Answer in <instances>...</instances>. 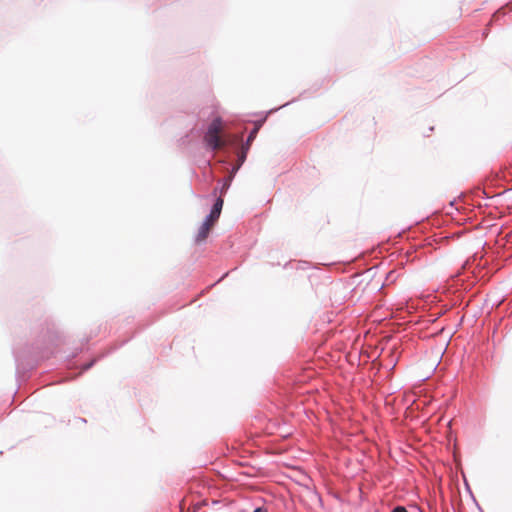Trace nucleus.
Listing matches in <instances>:
<instances>
[{
  "mask_svg": "<svg viewBox=\"0 0 512 512\" xmlns=\"http://www.w3.org/2000/svg\"><path fill=\"white\" fill-rule=\"evenodd\" d=\"M391 512H407V510L402 506H398L394 508Z\"/></svg>",
  "mask_w": 512,
  "mask_h": 512,
  "instance_id": "nucleus-6",
  "label": "nucleus"
},
{
  "mask_svg": "<svg viewBox=\"0 0 512 512\" xmlns=\"http://www.w3.org/2000/svg\"><path fill=\"white\" fill-rule=\"evenodd\" d=\"M221 132L222 120L220 118H216L211 122L204 136L206 144L212 150H218L226 145L225 140H223L221 137Z\"/></svg>",
  "mask_w": 512,
  "mask_h": 512,
  "instance_id": "nucleus-1",
  "label": "nucleus"
},
{
  "mask_svg": "<svg viewBox=\"0 0 512 512\" xmlns=\"http://www.w3.org/2000/svg\"><path fill=\"white\" fill-rule=\"evenodd\" d=\"M222 207H223V199L221 197H219L216 200L215 204L213 205L210 214L208 215L210 220L218 221V219L220 217V214H221V211H222Z\"/></svg>",
  "mask_w": 512,
  "mask_h": 512,
  "instance_id": "nucleus-2",
  "label": "nucleus"
},
{
  "mask_svg": "<svg viewBox=\"0 0 512 512\" xmlns=\"http://www.w3.org/2000/svg\"><path fill=\"white\" fill-rule=\"evenodd\" d=\"M246 150H247L246 148H245V150H243V152H242V154H241V156L239 158L240 164H242L244 162V160H245Z\"/></svg>",
  "mask_w": 512,
  "mask_h": 512,
  "instance_id": "nucleus-7",
  "label": "nucleus"
},
{
  "mask_svg": "<svg viewBox=\"0 0 512 512\" xmlns=\"http://www.w3.org/2000/svg\"><path fill=\"white\" fill-rule=\"evenodd\" d=\"M216 222H217L216 220H210V218L207 217V219L204 221L203 225L211 230Z\"/></svg>",
  "mask_w": 512,
  "mask_h": 512,
  "instance_id": "nucleus-5",
  "label": "nucleus"
},
{
  "mask_svg": "<svg viewBox=\"0 0 512 512\" xmlns=\"http://www.w3.org/2000/svg\"><path fill=\"white\" fill-rule=\"evenodd\" d=\"M183 505H184V500L182 501V503H180L181 509H183Z\"/></svg>",
  "mask_w": 512,
  "mask_h": 512,
  "instance_id": "nucleus-10",
  "label": "nucleus"
},
{
  "mask_svg": "<svg viewBox=\"0 0 512 512\" xmlns=\"http://www.w3.org/2000/svg\"><path fill=\"white\" fill-rule=\"evenodd\" d=\"M254 512H267V511L262 508H257Z\"/></svg>",
  "mask_w": 512,
  "mask_h": 512,
  "instance_id": "nucleus-9",
  "label": "nucleus"
},
{
  "mask_svg": "<svg viewBox=\"0 0 512 512\" xmlns=\"http://www.w3.org/2000/svg\"><path fill=\"white\" fill-rule=\"evenodd\" d=\"M209 233H210V229L202 224L197 233L196 241L197 242L204 241L208 237Z\"/></svg>",
  "mask_w": 512,
  "mask_h": 512,
  "instance_id": "nucleus-3",
  "label": "nucleus"
},
{
  "mask_svg": "<svg viewBox=\"0 0 512 512\" xmlns=\"http://www.w3.org/2000/svg\"><path fill=\"white\" fill-rule=\"evenodd\" d=\"M228 187H229V182L227 181L224 183V185L221 189V193H225V191L228 189Z\"/></svg>",
  "mask_w": 512,
  "mask_h": 512,
  "instance_id": "nucleus-8",
  "label": "nucleus"
},
{
  "mask_svg": "<svg viewBox=\"0 0 512 512\" xmlns=\"http://www.w3.org/2000/svg\"><path fill=\"white\" fill-rule=\"evenodd\" d=\"M257 132H258V128L255 127L249 134L248 138H247V142H246V149H249V146L251 144V142L254 140V138L256 137L257 135Z\"/></svg>",
  "mask_w": 512,
  "mask_h": 512,
  "instance_id": "nucleus-4",
  "label": "nucleus"
}]
</instances>
